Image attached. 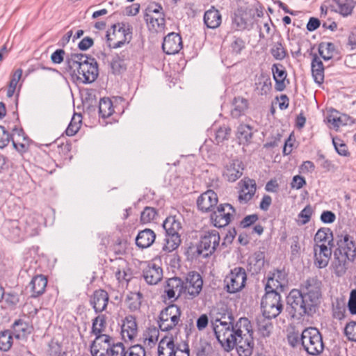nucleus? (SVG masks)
<instances>
[{"label": "nucleus", "instance_id": "obj_60", "mask_svg": "<svg viewBox=\"0 0 356 356\" xmlns=\"http://www.w3.org/2000/svg\"><path fill=\"white\" fill-rule=\"evenodd\" d=\"M348 307L351 314H356V289H353L350 292V298L348 302Z\"/></svg>", "mask_w": 356, "mask_h": 356}, {"label": "nucleus", "instance_id": "obj_56", "mask_svg": "<svg viewBox=\"0 0 356 356\" xmlns=\"http://www.w3.org/2000/svg\"><path fill=\"white\" fill-rule=\"evenodd\" d=\"M146 353L144 347L141 345H134L126 350L125 356H145Z\"/></svg>", "mask_w": 356, "mask_h": 356}, {"label": "nucleus", "instance_id": "obj_25", "mask_svg": "<svg viewBox=\"0 0 356 356\" xmlns=\"http://www.w3.org/2000/svg\"><path fill=\"white\" fill-rule=\"evenodd\" d=\"M234 330L235 338L252 337V325L247 318H241L234 326Z\"/></svg>", "mask_w": 356, "mask_h": 356}, {"label": "nucleus", "instance_id": "obj_46", "mask_svg": "<svg viewBox=\"0 0 356 356\" xmlns=\"http://www.w3.org/2000/svg\"><path fill=\"white\" fill-rule=\"evenodd\" d=\"M332 144L334 147V149L340 156H350V152L348 151L346 144L341 138L338 137H333Z\"/></svg>", "mask_w": 356, "mask_h": 356}, {"label": "nucleus", "instance_id": "obj_43", "mask_svg": "<svg viewBox=\"0 0 356 356\" xmlns=\"http://www.w3.org/2000/svg\"><path fill=\"white\" fill-rule=\"evenodd\" d=\"M106 316L99 315L92 321V332L95 335H102V334L106 329Z\"/></svg>", "mask_w": 356, "mask_h": 356}, {"label": "nucleus", "instance_id": "obj_58", "mask_svg": "<svg viewBox=\"0 0 356 356\" xmlns=\"http://www.w3.org/2000/svg\"><path fill=\"white\" fill-rule=\"evenodd\" d=\"M338 252H339V254H342V250L339 248L336 249V250L334 251V257L339 260L338 264L336 265V273L337 275L340 276V275H343L346 273V271L347 270V267L346 265V261L342 262L339 259V257H337Z\"/></svg>", "mask_w": 356, "mask_h": 356}, {"label": "nucleus", "instance_id": "obj_8", "mask_svg": "<svg viewBox=\"0 0 356 356\" xmlns=\"http://www.w3.org/2000/svg\"><path fill=\"white\" fill-rule=\"evenodd\" d=\"M181 311L176 305H170L163 309L159 315V327L161 331L172 330L180 321Z\"/></svg>", "mask_w": 356, "mask_h": 356}, {"label": "nucleus", "instance_id": "obj_42", "mask_svg": "<svg viewBox=\"0 0 356 356\" xmlns=\"http://www.w3.org/2000/svg\"><path fill=\"white\" fill-rule=\"evenodd\" d=\"M13 345V334L10 330H4L0 332V350L8 351Z\"/></svg>", "mask_w": 356, "mask_h": 356}, {"label": "nucleus", "instance_id": "obj_34", "mask_svg": "<svg viewBox=\"0 0 356 356\" xmlns=\"http://www.w3.org/2000/svg\"><path fill=\"white\" fill-rule=\"evenodd\" d=\"M31 332L29 324L22 319L17 320L13 325V332L16 339H22Z\"/></svg>", "mask_w": 356, "mask_h": 356}, {"label": "nucleus", "instance_id": "obj_11", "mask_svg": "<svg viewBox=\"0 0 356 356\" xmlns=\"http://www.w3.org/2000/svg\"><path fill=\"white\" fill-rule=\"evenodd\" d=\"M220 236L217 230L206 232L201 237L197 252L206 257L212 254L220 245Z\"/></svg>", "mask_w": 356, "mask_h": 356}, {"label": "nucleus", "instance_id": "obj_51", "mask_svg": "<svg viewBox=\"0 0 356 356\" xmlns=\"http://www.w3.org/2000/svg\"><path fill=\"white\" fill-rule=\"evenodd\" d=\"M80 122H81V115H79L77 116V120H76V118L75 116H74L72 118L70 123L69 124L67 128L66 129V131H65L66 134L67 136H70L75 135L80 128Z\"/></svg>", "mask_w": 356, "mask_h": 356}, {"label": "nucleus", "instance_id": "obj_22", "mask_svg": "<svg viewBox=\"0 0 356 356\" xmlns=\"http://www.w3.org/2000/svg\"><path fill=\"white\" fill-rule=\"evenodd\" d=\"M108 299V295L106 291L97 290L90 298V304L96 313L102 312L106 309Z\"/></svg>", "mask_w": 356, "mask_h": 356}, {"label": "nucleus", "instance_id": "obj_48", "mask_svg": "<svg viewBox=\"0 0 356 356\" xmlns=\"http://www.w3.org/2000/svg\"><path fill=\"white\" fill-rule=\"evenodd\" d=\"M13 145L14 148L22 154L28 151L29 147V139L27 136H23L22 138H18L17 140H12Z\"/></svg>", "mask_w": 356, "mask_h": 356}, {"label": "nucleus", "instance_id": "obj_14", "mask_svg": "<svg viewBox=\"0 0 356 356\" xmlns=\"http://www.w3.org/2000/svg\"><path fill=\"white\" fill-rule=\"evenodd\" d=\"M113 340L108 334L96 335L90 346L91 355L92 356H105Z\"/></svg>", "mask_w": 356, "mask_h": 356}, {"label": "nucleus", "instance_id": "obj_54", "mask_svg": "<svg viewBox=\"0 0 356 356\" xmlns=\"http://www.w3.org/2000/svg\"><path fill=\"white\" fill-rule=\"evenodd\" d=\"M344 334L347 339L351 341H356V322L350 321L344 328Z\"/></svg>", "mask_w": 356, "mask_h": 356}, {"label": "nucleus", "instance_id": "obj_49", "mask_svg": "<svg viewBox=\"0 0 356 356\" xmlns=\"http://www.w3.org/2000/svg\"><path fill=\"white\" fill-rule=\"evenodd\" d=\"M157 213L154 208L145 207L140 215V221L143 224L152 222L156 216Z\"/></svg>", "mask_w": 356, "mask_h": 356}, {"label": "nucleus", "instance_id": "obj_37", "mask_svg": "<svg viewBox=\"0 0 356 356\" xmlns=\"http://www.w3.org/2000/svg\"><path fill=\"white\" fill-rule=\"evenodd\" d=\"M318 50L320 56L325 60H330L334 54H337L335 45L332 42H321L318 45Z\"/></svg>", "mask_w": 356, "mask_h": 356}, {"label": "nucleus", "instance_id": "obj_26", "mask_svg": "<svg viewBox=\"0 0 356 356\" xmlns=\"http://www.w3.org/2000/svg\"><path fill=\"white\" fill-rule=\"evenodd\" d=\"M156 238L154 232L150 229H145L139 232L136 238V243L141 248H147L152 245Z\"/></svg>", "mask_w": 356, "mask_h": 356}, {"label": "nucleus", "instance_id": "obj_40", "mask_svg": "<svg viewBox=\"0 0 356 356\" xmlns=\"http://www.w3.org/2000/svg\"><path fill=\"white\" fill-rule=\"evenodd\" d=\"M113 107L112 102L108 98L101 99L99 104V113L103 118H106L112 115Z\"/></svg>", "mask_w": 356, "mask_h": 356}, {"label": "nucleus", "instance_id": "obj_28", "mask_svg": "<svg viewBox=\"0 0 356 356\" xmlns=\"http://www.w3.org/2000/svg\"><path fill=\"white\" fill-rule=\"evenodd\" d=\"M273 318L268 317L262 313V315L257 316V325L260 334L263 337H268L273 330V323L271 319Z\"/></svg>", "mask_w": 356, "mask_h": 356}, {"label": "nucleus", "instance_id": "obj_53", "mask_svg": "<svg viewBox=\"0 0 356 356\" xmlns=\"http://www.w3.org/2000/svg\"><path fill=\"white\" fill-rule=\"evenodd\" d=\"M256 85L257 90L261 95L268 94L271 88L270 81L268 79H259V81L256 83Z\"/></svg>", "mask_w": 356, "mask_h": 356}, {"label": "nucleus", "instance_id": "obj_6", "mask_svg": "<svg viewBox=\"0 0 356 356\" xmlns=\"http://www.w3.org/2000/svg\"><path fill=\"white\" fill-rule=\"evenodd\" d=\"M106 37L111 47L114 49L121 47L131 40L132 33L130 26L123 23L114 24L111 30L108 31Z\"/></svg>", "mask_w": 356, "mask_h": 356}, {"label": "nucleus", "instance_id": "obj_31", "mask_svg": "<svg viewBox=\"0 0 356 356\" xmlns=\"http://www.w3.org/2000/svg\"><path fill=\"white\" fill-rule=\"evenodd\" d=\"M350 119L348 115L340 113L337 110L332 111L331 114L327 118L328 122L331 123L336 129H338L340 127L347 125Z\"/></svg>", "mask_w": 356, "mask_h": 356}, {"label": "nucleus", "instance_id": "obj_15", "mask_svg": "<svg viewBox=\"0 0 356 356\" xmlns=\"http://www.w3.org/2000/svg\"><path fill=\"white\" fill-rule=\"evenodd\" d=\"M163 51L167 54H175L182 49V40L181 36L172 32L168 34L163 39L162 44Z\"/></svg>", "mask_w": 356, "mask_h": 356}, {"label": "nucleus", "instance_id": "obj_27", "mask_svg": "<svg viewBox=\"0 0 356 356\" xmlns=\"http://www.w3.org/2000/svg\"><path fill=\"white\" fill-rule=\"evenodd\" d=\"M47 280L46 277L42 275L35 276L31 281L29 286L33 292V297H38L44 293L47 286Z\"/></svg>", "mask_w": 356, "mask_h": 356}, {"label": "nucleus", "instance_id": "obj_32", "mask_svg": "<svg viewBox=\"0 0 356 356\" xmlns=\"http://www.w3.org/2000/svg\"><path fill=\"white\" fill-rule=\"evenodd\" d=\"M159 356H174L175 354V343L171 338H163L159 344Z\"/></svg>", "mask_w": 356, "mask_h": 356}, {"label": "nucleus", "instance_id": "obj_44", "mask_svg": "<svg viewBox=\"0 0 356 356\" xmlns=\"http://www.w3.org/2000/svg\"><path fill=\"white\" fill-rule=\"evenodd\" d=\"M300 343L304 350L309 354L312 355L309 351L312 345V327H306L302 332L300 337Z\"/></svg>", "mask_w": 356, "mask_h": 356}, {"label": "nucleus", "instance_id": "obj_45", "mask_svg": "<svg viewBox=\"0 0 356 356\" xmlns=\"http://www.w3.org/2000/svg\"><path fill=\"white\" fill-rule=\"evenodd\" d=\"M284 286V283H283L282 281L278 280L277 279H275V277H270L268 279V282L265 286V291L266 292H279V289L282 291L283 288Z\"/></svg>", "mask_w": 356, "mask_h": 356}, {"label": "nucleus", "instance_id": "obj_47", "mask_svg": "<svg viewBox=\"0 0 356 356\" xmlns=\"http://www.w3.org/2000/svg\"><path fill=\"white\" fill-rule=\"evenodd\" d=\"M126 350L124 344L121 342L115 343L113 341L111 342V346L106 355L108 356H125Z\"/></svg>", "mask_w": 356, "mask_h": 356}, {"label": "nucleus", "instance_id": "obj_55", "mask_svg": "<svg viewBox=\"0 0 356 356\" xmlns=\"http://www.w3.org/2000/svg\"><path fill=\"white\" fill-rule=\"evenodd\" d=\"M317 156L318 158L316 159V163L325 171H330L334 169V164L330 160L326 159L322 154L318 152Z\"/></svg>", "mask_w": 356, "mask_h": 356}, {"label": "nucleus", "instance_id": "obj_16", "mask_svg": "<svg viewBox=\"0 0 356 356\" xmlns=\"http://www.w3.org/2000/svg\"><path fill=\"white\" fill-rule=\"evenodd\" d=\"M356 6L354 0H330L329 8L332 12L337 13L343 17L350 15Z\"/></svg>", "mask_w": 356, "mask_h": 356}, {"label": "nucleus", "instance_id": "obj_57", "mask_svg": "<svg viewBox=\"0 0 356 356\" xmlns=\"http://www.w3.org/2000/svg\"><path fill=\"white\" fill-rule=\"evenodd\" d=\"M231 129L227 127H220L216 133V140L218 143L227 140L230 134Z\"/></svg>", "mask_w": 356, "mask_h": 356}, {"label": "nucleus", "instance_id": "obj_36", "mask_svg": "<svg viewBox=\"0 0 356 356\" xmlns=\"http://www.w3.org/2000/svg\"><path fill=\"white\" fill-rule=\"evenodd\" d=\"M273 78L275 81V89L278 91H282L285 87V79L286 77V72L284 70L279 67L276 65L273 67Z\"/></svg>", "mask_w": 356, "mask_h": 356}, {"label": "nucleus", "instance_id": "obj_21", "mask_svg": "<svg viewBox=\"0 0 356 356\" xmlns=\"http://www.w3.org/2000/svg\"><path fill=\"white\" fill-rule=\"evenodd\" d=\"M143 276L147 284H156L163 277V270L154 264H149L143 269Z\"/></svg>", "mask_w": 356, "mask_h": 356}, {"label": "nucleus", "instance_id": "obj_39", "mask_svg": "<svg viewBox=\"0 0 356 356\" xmlns=\"http://www.w3.org/2000/svg\"><path fill=\"white\" fill-rule=\"evenodd\" d=\"M236 136L241 143H249L252 137L250 126L241 124L237 128Z\"/></svg>", "mask_w": 356, "mask_h": 356}, {"label": "nucleus", "instance_id": "obj_23", "mask_svg": "<svg viewBox=\"0 0 356 356\" xmlns=\"http://www.w3.org/2000/svg\"><path fill=\"white\" fill-rule=\"evenodd\" d=\"M243 170L241 162L238 160H234L225 166L223 176L229 181L234 182L241 177Z\"/></svg>", "mask_w": 356, "mask_h": 356}, {"label": "nucleus", "instance_id": "obj_17", "mask_svg": "<svg viewBox=\"0 0 356 356\" xmlns=\"http://www.w3.org/2000/svg\"><path fill=\"white\" fill-rule=\"evenodd\" d=\"M218 201L217 194L214 191L209 190L199 196L197 205L200 211L207 212L216 206Z\"/></svg>", "mask_w": 356, "mask_h": 356}, {"label": "nucleus", "instance_id": "obj_7", "mask_svg": "<svg viewBox=\"0 0 356 356\" xmlns=\"http://www.w3.org/2000/svg\"><path fill=\"white\" fill-rule=\"evenodd\" d=\"M262 313L268 317L276 318L282 311L283 305L279 292H266L261 299Z\"/></svg>", "mask_w": 356, "mask_h": 356}, {"label": "nucleus", "instance_id": "obj_41", "mask_svg": "<svg viewBox=\"0 0 356 356\" xmlns=\"http://www.w3.org/2000/svg\"><path fill=\"white\" fill-rule=\"evenodd\" d=\"M313 356L321 353L324 349V344L321 334L318 329L313 327Z\"/></svg>", "mask_w": 356, "mask_h": 356}, {"label": "nucleus", "instance_id": "obj_18", "mask_svg": "<svg viewBox=\"0 0 356 356\" xmlns=\"http://www.w3.org/2000/svg\"><path fill=\"white\" fill-rule=\"evenodd\" d=\"M138 326L135 317L127 316L123 321L121 328V334L124 341H131L137 335Z\"/></svg>", "mask_w": 356, "mask_h": 356}, {"label": "nucleus", "instance_id": "obj_3", "mask_svg": "<svg viewBox=\"0 0 356 356\" xmlns=\"http://www.w3.org/2000/svg\"><path fill=\"white\" fill-rule=\"evenodd\" d=\"M315 264L319 268L327 266L334 247L332 232L330 228L323 227L318 230L314 238Z\"/></svg>", "mask_w": 356, "mask_h": 356}, {"label": "nucleus", "instance_id": "obj_35", "mask_svg": "<svg viewBox=\"0 0 356 356\" xmlns=\"http://www.w3.org/2000/svg\"><path fill=\"white\" fill-rule=\"evenodd\" d=\"M343 243L345 245L344 254L346 259L350 261H353L356 257V244L353 238L346 234L343 236Z\"/></svg>", "mask_w": 356, "mask_h": 356}, {"label": "nucleus", "instance_id": "obj_24", "mask_svg": "<svg viewBox=\"0 0 356 356\" xmlns=\"http://www.w3.org/2000/svg\"><path fill=\"white\" fill-rule=\"evenodd\" d=\"M236 347L239 356H250L252 353L254 341L253 337L234 338Z\"/></svg>", "mask_w": 356, "mask_h": 356}, {"label": "nucleus", "instance_id": "obj_50", "mask_svg": "<svg viewBox=\"0 0 356 356\" xmlns=\"http://www.w3.org/2000/svg\"><path fill=\"white\" fill-rule=\"evenodd\" d=\"M270 53L276 60H280L284 59L286 55V52L280 42H277L273 45Z\"/></svg>", "mask_w": 356, "mask_h": 356}, {"label": "nucleus", "instance_id": "obj_30", "mask_svg": "<svg viewBox=\"0 0 356 356\" xmlns=\"http://www.w3.org/2000/svg\"><path fill=\"white\" fill-rule=\"evenodd\" d=\"M248 100L243 97H235L232 103L231 115L233 118H237L245 114L248 109Z\"/></svg>", "mask_w": 356, "mask_h": 356}, {"label": "nucleus", "instance_id": "obj_13", "mask_svg": "<svg viewBox=\"0 0 356 356\" xmlns=\"http://www.w3.org/2000/svg\"><path fill=\"white\" fill-rule=\"evenodd\" d=\"M202 284L203 281L199 273H189L184 282L185 295H188L191 298L197 296L202 291Z\"/></svg>", "mask_w": 356, "mask_h": 356}, {"label": "nucleus", "instance_id": "obj_62", "mask_svg": "<svg viewBox=\"0 0 356 356\" xmlns=\"http://www.w3.org/2000/svg\"><path fill=\"white\" fill-rule=\"evenodd\" d=\"M233 23L238 30H244L248 28L247 21L241 15L235 14L233 18Z\"/></svg>", "mask_w": 356, "mask_h": 356}, {"label": "nucleus", "instance_id": "obj_12", "mask_svg": "<svg viewBox=\"0 0 356 356\" xmlns=\"http://www.w3.org/2000/svg\"><path fill=\"white\" fill-rule=\"evenodd\" d=\"M236 213L234 208L229 204H222L211 215V219L215 227H222L227 225L232 217Z\"/></svg>", "mask_w": 356, "mask_h": 356}, {"label": "nucleus", "instance_id": "obj_20", "mask_svg": "<svg viewBox=\"0 0 356 356\" xmlns=\"http://www.w3.org/2000/svg\"><path fill=\"white\" fill-rule=\"evenodd\" d=\"M241 189L239 192L238 201L245 204L250 201L256 192V183L253 179H248L241 180L239 182Z\"/></svg>", "mask_w": 356, "mask_h": 356}, {"label": "nucleus", "instance_id": "obj_38", "mask_svg": "<svg viewBox=\"0 0 356 356\" xmlns=\"http://www.w3.org/2000/svg\"><path fill=\"white\" fill-rule=\"evenodd\" d=\"M250 270L257 273L261 270L264 264V255L261 252H257L251 255L248 260Z\"/></svg>", "mask_w": 356, "mask_h": 356}, {"label": "nucleus", "instance_id": "obj_63", "mask_svg": "<svg viewBox=\"0 0 356 356\" xmlns=\"http://www.w3.org/2000/svg\"><path fill=\"white\" fill-rule=\"evenodd\" d=\"M211 346L207 342H200L197 347L196 355L197 356H207L209 352Z\"/></svg>", "mask_w": 356, "mask_h": 356}, {"label": "nucleus", "instance_id": "obj_52", "mask_svg": "<svg viewBox=\"0 0 356 356\" xmlns=\"http://www.w3.org/2000/svg\"><path fill=\"white\" fill-rule=\"evenodd\" d=\"M312 216V207L306 206L298 214L297 222L298 225H305L310 220Z\"/></svg>", "mask_w": 356, "mask_h": 356}, {"label": "nucleus", "instance_id": "obj_19", "mask_svg": "<svg viewBox=\"0 0 356 356\" xmlns=\"http://www.w3.org/2000/svg\"><path fill=\"white\" fill-rule=\"evenodd\" d=\"M165 292L170 299L177 298L182 294L185 295L184 282L179 277L168 279L165 286Z\"/></svg>", "mask_w": 356, "mask_h": 356}, {"label": "nucleus", "instance_id": "obj_33", "mask_svg": "<svg viewBox=\"0 0 356 356\" xmlns=\"http://www.w3.org/2000/svg\"><path fill=\"white\" fill-rule=\"evenodd\" d=\"M313 79L318 85L324 80V66L316 54H313Z\"/></svg>", "mask_w": 356, "mask_h": 356}, {"label": "nucleus", "instance_id": "obj_61", "mask_svg": "<svg viewBox=\"0 0 356 356\" xmlns=\"http://www.w3.org/2000/svg\"><path fill=\"white\" fill-rule=\"evenodd\" d=\"M231 47L234 53L240 54L245 48V42L240 38H234L232 42Z\"/></svg>", "mask_w": 356, "mask_h": 356}, {"label": "nucleus", "instance_id": "obj_1", "mask_svg": "<svg viewBox=\"0 0 356 356\" xmlns=\"http://www.w3.org/2000/svg\"><path fill=\"white\" fill-rule=\"evenodd\" d=\"M310 281L307 280L300 290L293 289L286 297L289 313L292 318H300L310 316L312 312V292L309 290Z\"/></svg>", "mask_w": 356, "mask_h": 356}, {"label": "nucleus", "instance_id": "obj_10", "mask_svg": "<svg viewBox=\"0 0 356 356\" xmlns=\"http://www.w3.org/2000/svg\"><path fill=\"white\" fill-rule=\"evenodd\" d=\"M247 275L244 268L236 267L225 279V288L229 293H234L244 288Z\"/></svg>", "mask_w": 356, "mask_h": 356}, {"label": "nucleus", "instance_id": "obj_4", "mask_svg": "<svg viewBox=\"0 0 356 356\" xmlns=\"http://www.w3.org/2000/svg\"><path fill=\"white\" fill-rule=\"evenodd\" d=\"M163 227L166 232L163 250L170 252L177 249L181 243L179 231L181 223L175 216H170L164 220Z\"/></svg>", "mask_w": 356, "mask_h": 356}, {"label": "nucleus", "instance_id": "obj_64", "mask_svg": "<svg viewBox=\"0 0 356 356\" xmlns=\"http://www.w3.org/2000/svg\"><path fill=\"white\" fill-rule=\"evenodd\" d=\"M49 354L51 356H60L63 353L62 347L57 342H51L49 344ZM63 353H65L63 352Z\"/></svg>", "mask_w": 356, "mask_h": 356}, {"label": "nucleus", "instance_id": "obj_59", "mask_svg": "<svg viewBox=\"0 0 356 356\" xmlns=\"http://www.w3.org/2000/svg\"><path fill=\"white\" fill-rule=\"evenodd\" d=\"M11 139L10 134L5 129L3 126H0V148L6 147Z\"/></svg>", "mask_w": 356, "mask_h": 356}, {"label": "nucleus", "instance_id": "obj_2", "mask_svg": "<svg viewBox=\"0 0 356 356\" xmlns=\"http://www.w3.org/2000/svg\"><path fill=\"white\" fill-rule=\"evenodd\" d=\"M69 70L77 72L78 79L83 83H92L98 76V66L95 58L82 54H72L67 58Z\"/></svg>", "mask_w": 356, "mask_h": 356}, {"label": "nucleus", "instance_id": "obj_29", "mask_svg": "<svg viewBox=\"0 0 356 356\" xmlns=\"http://www.w3.org/2000/svg\"><path fill=\"white\" fill-rule=\"evenodd\" d=\"M204 22L208 28L216 29L221 23V15L218 10L210 9L205 12Z\"/></svg>", "mask_w": 356, "mask_h": 356}, {"label": "nucleus", "instance_id": "obj_5", "mask_svg": "<svg viewBox=\"0 0 356 356\" xmlns=\"http://www.w3.org/2000/svg\"><path fill=\"white\" fill-rule=\"evenodd\" d=\"M213 325L216 337L224 349L227 352L232 350L234 348L235 338L232 323L216 319Z\"/></svg>", "mask_w": 356, "mask_h": 356}, {"label": "nucleus", "instance_id": "obj_9", "mask_svg": "<svg viewBox=\"0 0 356 356\" xmlns=\"http://www.w3.org/2000/svg\"><path fill=\"white\" fill-rule=\"evenodd\" d=\"M162 10V7L156 3L150 5L147 8L145 14V20L149 30L158 32L163 29L165 18Z\"/></svg>", "mask_w": 356, "mask_h": 356}]
</instances>
